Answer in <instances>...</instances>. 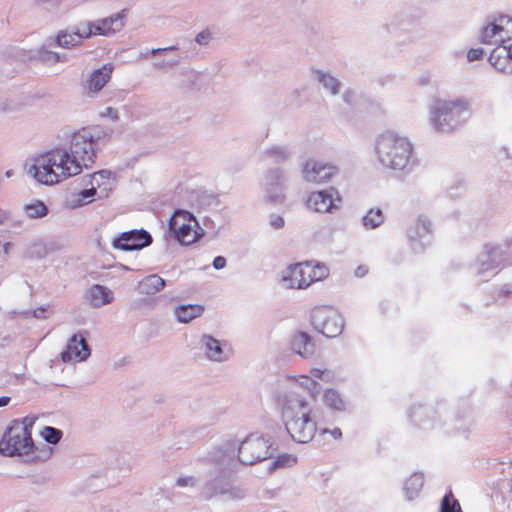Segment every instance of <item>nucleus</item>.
Segmentation results:
<instances>
[{"label":"nucleus","instance_id":"obj_21","mask_svg":"<svg viewBox=\"0 0 512 512\" xmlns=\"http://www.w3.org/2000/svg\"><path fill=\"white\" fill-rule=\"evenodd\" d=\"M202 343L206 349V355L209 359L214 361H222L225 359L223 348L219 340L209 335L202 337Z\"/></svg>","mask_w":512,"mask_h":512},{"label":"nucleus","instance_id":"obj_24","mask_svg":"<svg viewBox=\"0 0 512 512\" xmlns=\"http://www.w3.org/2000/svg\"><path fill=\"white\" fill-rule=\"evenodd\" d=\"M86 32L87 31H84L83 34H81L79 32L60 33L57 36V43L59 44V46L64 47V48H70V47L77 46L82 42V40L84 38H87Z\"/></svg>","mask_w":512,"mask_h":512},{"label":"nucleus","instance_id":"obj_6","mask_svg":"<svg viewBox=\"0 0 512 512\" xmlns=\"http://www.w3.org/2000/svg\"><path fill=\"white\" fill-rule=\"evenodd\" d=\"M33 447L31 430L21 422L10 426L0 440V453L5 456L28 455Z\"/></svg>","mask_w":512,"mask_h":512},{"label":"nucleus","instance_id":"obj_28","mask_svg":"<svg viewBox=\"0 0 512 512\" xmlns=\"http://www.w3.org/2000/svg\"><path fill=\"white\" fill-rule=\"evenodd\" d=\"M384 216L380 209H370L363 218V223L367 228H376L382 224Z\"/></svg>","mask_w":512,"mask_h":512},{"label":"nucleus","instance_id":"obj_29","mask_svg":"<svg viewBox=\"0 0 512 512\" xmlns=\"http://www.w3.org/2000/svg\"><path fill=\"white\" fill-rule=\"evenodd\" d=\"M110 176H111V174L109 171L102 170V171L95 172L91 176L90 184L92 186H95L96 190H97L98 188H101V186H106V185L110 184V180H111Z\"/></svg>","mask_w":512,"mask_h":512},{"label":"nucleus","instance_id":"obj_33","mask_svg":"<svg viewBox=\"0 0 512 512\" xmlns=\"http://www.w3.org/2000/svg\"><path fill=\"white\" fill-rule=\"evenodd\" d=\"M320 81L324 84L326 88L330 89V91L333 94H336L339 91V83L334 77L322 74L320 77Z\"/></svg>","mask_w":512,"mask_h":512},{"label":"nucleus","instance_id":"obj_16","mask_svg":"<svg viewBox=\"0 0 512 512\" xmlns=\"http://www.w3.org/2000/svg\"><path fill=\"white\" fill-rule=\"evenodd\" d=\"M122 26L123 21L119 15L105 18L96 24L90 25L86 32V37L91 35H109L120 30Z\"/></svg>","mask_w":512,"mask_h":512},{"label":"nucleus","instance_id":"obj_44","mask_svg":"<svg viewBox=\"0 0 512 512\" xmlns=\"http://www.w3.org/2000/svg\"><path fill=\"white\" fill-rule=\"evenodd\" d=\"M283 224H284V221H283V219H282V218H279V219H277V220L274 222V225H275V227H277V228L282 227V226H283Z\"/></svg>","mask_w":512,"mask_h":512},{"label":"nucleus","instance_id":"obj_27","mask_svg":"<svg viewBox=\"0 0 512 512\" xmlns=\"http://www.w3.org/2000/svg\"><path fill=\"white\" fill-rule=\"evenodd\" d=\"M440 512H463L459 501L454 497L452 491L444 495L440 505Z\"/></svg>","mask_w":512,"mask_h":512},{"label":"nucleus","instance_id":"obj_10","mask_svg":"<svg viewBox=\"0 0 512 512\" xmlns=\"http://www.w3.org/2000/svg\"><path fill=\"white\" fill-rule=\"evenodd\" d=\"M341 203L342 197L335 188L312 192L306 200L307 208L320 213H331L339 209Z\"/></svg>","mask_w":512,"mask_h":512},{"label":"nucleus","instance_id":"obj_15","mask_svg":"<svg viewBox=\"0 0 512 512\" xmlns=\"http://www.w3.org/2000/svg\"><path fill=\"white\" fill-rule=\"evenodd\" d=\"M490 64L499 72L512 74V44L497 45L488 58Z\"/></svg>","mask_w":512,"mask_h":512},{"label":"nucleus","instance_id":"obj_26","mask_svg":"<svg viewBox=\"0 0 512 512\" xmlns=\"http://www.w3.org/2000/svg\"><path fill=\"white\" fill-rule=\"evenodd\" d=\"M24 211L29 218H42L47 215L48 208L44 202L40 200H33L24 206Z\"/></svg>","mask_w":512,"mask_h":512},{"label":"nucleus","instance_id":"obj_22","mask_svg":"<svg viewBox=\"0 0 512 512\" xmlns=\"http://www.w3.org/2000/svg\"><path fill=\"white\" fill-rule=\"evenodd\" d=\"M204 307L201 305H183L175 310V315L179 322L188 323L191 320L202 315Z\"/></svg>","mask_w":512,"mask_h":512},{"label":"nucleus","instance_id":"obj_19","mask_svg":"<svg viewBox=\"0 0 512 512\" xmlns=\"http://www.w3.org/2000/svg\"><path fill=\"white\" fill-rule=\"evenodd\" d=\"M89 298L94 306L100 307L112 302L113 292L105 286L94 285L89 291Z\"/></svg>","mask_w":512,"mask_h":512},{"label":"nucleus","instance_id":"obj_9","mask_svg":"<svg viewBox=\"0 0 512 512\" xmlns=\"http://www.w3.org/2000/svg\"><path fill=\"white\" fill-rule=\"evenodd\" d=\"M480 40L488 45H503L512 40V18L507 15L493 17L480 32Z\"/></svg>","mask_w":512,"mask_h":512},{"label":"nucleus","instance_id":"obj_41","mask_svg":"<svg viewBox=\"0 0 512 512\" xmlns=\"http://www.w3.org/2000/svg\"><path fill=\"white\" fill-rule=\"evenodd\" d=\"M368 273V267L366 265H360L355 269V275L357 277H364Z\"/></svg>","mask_w":512,"mask_h":512},{"label":"nucleus","instance_id":"obj_8","mask_svg":"<svg viewBox=\"0 0 512 512\" xmlns=\"http://www.w3.org/2000/svg\"><path fill=\"white\" fill-rule=\"evenodd\" d=\"M310 319L315 330L327 338H334L343 330V319L333 308L316 307L311 311Z\"/></svg>","mask_w":512,"mask_h":512},{"label":"nucleus","instance_id":"obj_30","mask_svg":"<svg viewBox=\"0 0 512 512\" xmlns=\"http://www.w3.org/2000/svg\"><path fill=\"white\" fill-rule=\"evenodd\" d=\"M431 232V223L425 217L420 216L415 224V232L411 235L414 238L422 237Z\"/></svg>","mask_w":512,"mask_h":512},{"label":"nucleus","instance_id":"obj_31","mask_svg":"<svg viewBox=\"0 0 512 512\" xmlns=\"http://www.w3.org/2000/svg\"><path fill=\"white\" fill-rule=\"evenodd\" d=\"M290 379L309 391H315L317 388V382L308 375L292 376Z\"/></svg>","mask_w":512,"mask_h":512},{"label":"nucleus","instance_id":"obj_47","mask_svg":"<svg viewBox=\"0 0 512 512\" xmlns=\"http://www.w3.org/2000/svg\"><path fill=\"white\" fill-rule=\"evenodd\" d=\"M9 245H10L9 243L5 244L4 249H5V252H6V253H7V252H8V250H9Z\"/></svg>","mask_w":512,"mask_h":512},{"label":"nucleus","instance_id":"obj_35","mask_svg":"<svg viewBox=\"0 0 512 512\" xmlns=\"http://www.w3.org/2000/svg\"><path fill=\"white\" fill-rule=\"evenodd\" d=\"M95 194H96L95 186H92L89 189L82 190L78 194V202H80L81 204L90 203L93 200Z\"/></svg>","mask_w":512,"mask_h":512},{"label":"nucleus","instance_id":"obj_7","mask_svg":"<svg viewBox=\"0 0 512 512\" xmlns=\"http://www.w3.org/2000/svg\"><path fill=\"white\" fill-rule=\"evenodd\" d=\"M169 229L174 238L182 245H190L202 235V229L195 216L185 210L174 212L169 221Z\"/></svg>","mask_w":512,"mask_h":512},{"label":"nucleus","instance_id":"obj_17","mask_svg":"<svg viewBox=\"0 0 512 512\" xmlns=\"http://www.w3.org/2000/svg\"><path fill=\"white\" fill-rule=\"evenodd\" d=\"M113 69L112 64H105L101 68L95 70L87 80V89L90 92H99L111 79Z\"/></svg>","mask_w":512,"mask_h":512},{"label":"nucleus","instance_id":"obj_42","mask_svg":"<svg viewBox=\"0 0 512 512\" xmlns=\"http://www.w3.org/2000/svg\"><path fill=\"white\" fill-rule=\"evenodd\" d=\"M10 402V398L7 396L0 397V407L6 406Z\"/></svg>","mask_w":512,"mask_h":512},{"label":"nucleus","instance_id":"obj_11","mask_svg":"<svg viewBox=\"0 0 512 512\" xmlns=\"http://www.w3.org/2000/svg\"><path fill=\"white\" fill-rule=\"evenodd\" d=\"M268 448V444L263 438L249 436L239 446V461L244 465H253L258 461L266 459Z\"/></svg>","mask_w":512,"mask_h":512},{"label":"nucleus","instance_id":"obj_37","mask_svg":"<svg viewBox=\"0 0 512 512\" xmlns=\"http://www.w3.org/2000/svg\"><path fill=\"white\" fill-rule=\"evenodd\" d=\"M484 56V50L482 48H472L467 52V59L472 62L480 60Z\"/></svg>","mask_w":512,"mask_h":512},{"label":"nucleus","instance_id":"obj_5","mask_svg":"<svg viewBox=\"0 0 512 512\" xmlns=\"http://www.w3.org/2000/svg\"><path fill=\"white\" fill-rule=\"evenodd\" d=\"M329 269L326 265L305 261L291 264L282 275V281L290 289H306L313 283L327 278Z\"/></svg>","mask_w":512,"mask_h":512},{"label":"nucleus","instance_id":"obj_25","mask_svg":"<svg viewBox=\"0 0 512 512\" xmlns=\"http://www.w3.org/2000/svg\"><path fill=\"white\" fill-rule=\"evenodd\" d=\"M323 401L326 406L334 410H344L345 401L341 395L334 389H327L323 394Z\"/></svg>","mask_w":512,"mask_h":512},{"label":"nucleus","instance_id":"obj_32","mask_svg":"<svg viewBox=\"0 0 512 512\" xmlns=\"http://www.w3.org/2000/svg\"><path fill=\"white\" fill-rule=\"evenodd\" d=\"M42 435L48 443L56 444L61 439L62 432L56 428L47 426L44 428Z\"/></svg>","mask_w":512,"mask_h":512},{"label":"nucleus","instance_id":"obj_39","mask_svg":"<svg viewBox=\"0 0 512 512\" xmlns=\"http://www.w3.org/2000/svg\"><path fill=\"white\" fill-rule=\"evenodd\" d=\"M209 38H210V32L203 31L196 36V42L199 44H206Z\"/></svg>","mask_w":512,"mask_h":512},{"label":"nucleus","instance_id":"obj_43","mask_svg":"<svg viewBox=\"0 0 512 512\" xmlns=\"http://www.w3.org/2000/svg\"><path fill=\"white\" fill-rule=\"evenodd\" d=\"M107 112L112 116L114 119L118 118L117 112L113 108H107Z\"/></svg>","mask_w":512,"mask_h":512},{"label":"nucleus","instance_id":"obj_2","mask_svg":"<svg viewBox=\"0 0 512 512\" xmlns=\"http://www.w3.org/2000/svg\"><path fill=\"white\" fill-rule=\"evenodd\" d=\"M282 418L289 435L299 443L311 441L317 431L312 407L303 398L290 396L282 408Z\"/></svg>","mask_w":512,"mask_h":512},{"label":"nucleus","instance_id":"obj_14","mask_svg":"<svg viewBox=\"0 0 512 512\" xmlns=\"http://www.w3.org/2000/svg\"><path fill=\"white\" fill-rule=\"evenodd\" d=\"M90 355V349L82 336L73 335L61 353L63 362H79L85 360Z\"/></svg>","mask_w":512,"mask_h":512},{"label":"nucleus","instance_id":"obj_45","mask_svg":"<svg viewBox=\"0 0 512 512\" xmlns=\"http://www.w3.org/2000/svg\"><path fill=\"white\" fill-rule=\"evenodd\" d=\"M6 219V214L4 211L0 209V224H2Z\"/></svg>","mask_w":512,"mask_h":512},{"label":"nucleus","instance_id":"obj_38","mask_svg":"<svg viewBox=\"0 0 512 512\" xmlns=\"http://www.w3.org/2000/svg\"><path fill=\"white\" fill-rule=\"evenodd\" d=\"M326 433H330L331 436L334 438V439H340L342 437V431L340 428H334L332 430H329V429H323L321 430V434H326Z\"/></svg>","mask_w":512,"mask_h":512},{"label":"nucleus","instance_id":"obj_40","mask_svg":"<svg viewBox=\"0 0 512 512\" xmlns=\"http://www.w3.org/2000/svg\"><path fill=\"white\" fill-rule=\"evenodd\" d=\"M225 265H226V259L222 256H217L213 261V266L217 270L224 268Z\"/></svg>","mask_w":512,"mask_h":512},{"label":"nucleus","instance_id":"obj_34","mask_svg":"<svg viewBox=\"0 0 512 512\" xmlns=\"http://www.w3.org/2000/svg\"><path fill=\"white\" fill-rule=\"evenodd\" d=\"M310 373L312 377L326 382H330L334 378L333 373L328 369L313 368Z\"/></svg>","mask_w":512,"mask_h":512},{"label":"nucleus","instance_id":"obj_3","mask_svg":"<svg viewBox=\"0 0 512 512\" xmlns=\"http://www.w3.org/2000/svg\"><path fill=\"white\" fill-rule=\"evenodd\" d=\"M471 115V106L466 98L438 100L431 111V121L437 131L449 133L466 123Z\"/></svg>","mask_w":512,"mask_h":512},{"label":"nucleus","instance_id":"obj_4","mask_svg":"<svg viewBox=\"0 0 512 512\" xmlns=\"http://www.w3.org/2000/svg\"><path fill=\"white\" fill-rule=\"evenodd\" d=\"M380 163L391 169H403L409 163L413 153L411 142L395 132L382 133L375 146Z\"/></svg>","mask_w":512,"mask_h":512},{"label":"nucleus","instance_id":"obj_36","mask_svg":"<svg viewBox=\"0 0 512 512\" xmlns=\"http://www.w3.org/2000/svg\"><path fill=\"white\" fill-rule=\"evenodd\" d=\"M296 462V458L295 457H292V456H289V455H284V456H280L278 457L272 464L271 466V469H275V468H278V467H284V466H287V465H291L293 463Z\"/></svg>","mask_w":512,"mask_h":512},{"label":"nucleus","instance_id":"obj_23","mask_svg":"<svg viewBox=\"0 0 512 512\" xmlns=\"http://www.w3.org/2000/svg\"><path fill=\"white\" fill-rule=\"evenodd\" d=\"M424 485V476L421 473L412 474L404 484V491L408 499L417 497Z\"/></svg>","mask_w":512,"mask_h":512},{"label":"nucleus","instance_id":"obj_13","mask_svg":"<svg viewBox=\"0 0 512 512\" xmlns=\"http://www.w3.org/2000/svg\"><path fill=\"white\" fill-rule=\"evenodd\" d=\"M152 242L150 234L144 230H131L123 232L119 237L113 240L112 246L115 249L123 251H133L142 249Z\"/></svg>","mask_w":512,"mask_h":512},{"label":"nucleus","instance_id":"obj_1","mask_svg":"<svg viewBox=\"0 0 512 512\" xmlns=\"http://www.w3.org/2000/svg\"><path fill=\"white\" fill-rule=\"evenodd\" d=\"M96 143L88 131L73 135L69 149L57 147L33 159L29 173L44 185H55L90 167L96 158Z\"/></svg>","mask_w":512,"mask_h":512},{"label":"nucleus","instance_id":"obj_12","mask_svg":"<svg viewBox=\"0 0 512 512\" xmlns=\"http://www.w3.org/2000/svg\"><path fill=\"white\" fill-rule=\"evenodd\" d=\"M305 180L313 183L330 181L338 174V168L332 163L309 159L303 166Z\"/></svg>","mask_w":512,"mask_h":512},{"label":"nucleus","instance_id":"obj_46","mask_svg":"<svg viewBox=\"0 0 512 512\" xmlns=\"http://www.w3.org/2000/svg\"><path fill=\"white\" fill-rule=\"evenodd\" d=\"M188 484V480L186 479H178V485L185 486Z\"/></svg>","mask_w":512,"mask_h":512},{"label":"nucleus","instance_id":"obj_18","mask_svg":"<svg viewBox=\"0 0 512 512\" xmlns=\"http://www.w3.org/2000/svg\"><path fill=\"white\" fill-rule=\"evenodd\" d=\"M292 349L304 358L312 356L315 352V345L311 337L305 332H298L292 338Z\"/></svg>","mask_w":512,"mask_h":512},{"label":"nucleus","instance_id":"obj_20","mask_svg":"<svg viewBox=\"0 0 512 512\" xmlns=\"http://www.w3.org/2000/svg\"><path fill=\"white\" fill-rule=\"evenodd\" d=\"M165 286V281L158 275H149L139 282L138 289L140 293L151 295L159 292Z\"/></svg>","mask_w":512,"mask_h":512}]
</instances>
